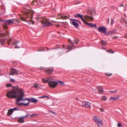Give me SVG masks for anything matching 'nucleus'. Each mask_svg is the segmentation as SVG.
<instances>
[{"mask_svg":"<svg viewBox=\"0 0 127 127\" xmlns=\"http://www.w3.org/2000/svg\"><path fill=\"white\" fill-rule=\"evenodd\" d=\"M113 31H109L108 32V33H107V34H111L113 33Z\"/></svg>","mask_w":127,"mask_h":127,"instance_id":"09e8293b","label":"nucleus"},{"mask_svg":"<svg viewBox=\"0 0 127 127\" xmlns=\"http://www.w3.org/2000/svg\"><path fill=\"white\" fill-rule=\"evenodd\" d=\"M101 99L102 100L106 101L107 99V98L106 96L103 95L102 96Z\"/></svg>","mask_w":127,"mask_h":127,"instance_id":"bb28decb","label":"nucleus"},{"mask_svg":"<svg viewBox=\"0 0 127 127\" xmlns=\"http://www.w3.org/2000/svg\"><path fill=\"white\" fill-rule=\"evenodd\" d=\"M84 23L85 24H86L88 25L89 26L92 27H96V25L95 24L93 25L92 23H87L86 22V20H85V22H84Z\"/></svg>","mask_w":127,"mask_h":127,"instance_id":"6ab92c4d","label":"nucleus"},{"mask_svg":"<svg viewBox=\"0 0 127 127\" xmlns=\"http://www.w3.org/2000/svg\"><path fill=\"white\" fill-rule=\"evenodd\" d=\"M12 45H16L15 47L16 48H19L22 45L21 43L17 41L12 43Z\"/></svg>","mask_w":127,"mask_h":127,"instance_id":"4468645a","label":"nucleus"},{"mask_svg":"<svg viewBox=\"0 0 127 127\" xmlns=\"http://www.w3.org/2000/svg\"><path fill=\"white\" fill-rule=\"evenodd\" d=\"M90 13L91 14L92 16H93L94 15H95V10H91L90 11Z\"/></svg>","mask_w":127,"mask_h":127,"instance_id":"4be33fe9","label":"nucleus"},{"mask_svg":"<svg viewBox=\"0 0 127 127\" xmlns=\"http://www.w3.org/2000/svg\"><path fill=\"white\" fill-rule=\"evenodd\" d=\"M36 1V2H37V1L36 0H33L32 2V4H33V3L35 1Z\"/></svg>","mask_w":127,"mask_h":127,"instance_id":"8fccbe9b","label":"nucleus"},{"mask_svg":"<svg viewBox=\"0 0 127 127\" xmlns=\"http://www.w3.org/2000/svg\"><path fill=\"white\" fill-rule=\"evenodd\" d=\"M93 119L96 123L101 120L98 117L96 116H93Z\"/></svg>","mask_w":127,"mask_h":127,"instance_id":"2eb2a0df","label":"nucleus"},{"mask_svg":"<svg viewBox=\"0 0 127 127\" xmlns=\"http://www.w3.org/2000/svg\"><path fill=\"white\" fill-rule=\"evenodd\" d=\"M50 112H51V113H53V114H55V115H56V113L55 112H52V111H51Z\"/></svg>","mask_w":127,"mask_h":127,"instance_id":"603ef678","label":"nucleus"},{"mask_svg":"<svg viewBox=\"0 0 127 127\" xmlns=\"http://www.w3.org/2000/svg\"><path fill=\"white\" fill-rule=\"evenodd\" d=\"M43 69H44V68H43V67H42V68H40V70H43Z\"/></svg>","mask_w":127,"mask_h":127,"instance_id":"6e6d98bb","label":"nucleus"},{"mask_svg":"<svg viewBox=\"0 0 127 127\" xmlns=\"http://www.w3.org/2000/svg\"><path fill=\"white\" fill-rule=\"evenodd\" d=\"M74 16L77 18H80L81 19L82 21L83 22H85V19H84V16L80 14L77 13L74 14Z\"/></svg>","mask_w":127,"mask_h":127,"instance_id":"9d476101","label":"nucleus"},{"mask_svg":"<svg viewBox=\"0 0 127 127\" xmlns=\"http://www.w3.org/2000/svg\"><path fill=\"white\" fill-rule=\"evenodd\" d=\"M105 75L107 76H110L112 75V74L111 73H105Z\"/></svg>","mask_w":127,"mask_h":127,"instance_id":"473e14b6","label":"nucleus"},{"mask_svg":"<svg viewBox=\"0 0 127 127\" xmlns=\"http://www.w3.org/2000/svg\"><path fill=\"white\" fill-rule=\"evenodd\" d=\"M92 103L90 102L87 101H82L80 103V105L83 107H84L85 108H90Z\"/></svg>","mask_w":127,"mask_h":127,"instance_id":"39448f33","label":"nucleus"},{"mask_svg":"<svg viewBox=\"0 0 127 127\" xmlns=\"http://www.w3.org/2000/svg\"><path fill=\"white\" fill-rule=\"evenodd\" d=\"M45 49L43 48H42L39 49L37 50L38 51H44Z\"/></svg>","mask_w":127,"mask_h":127,"instance_id":"4c0bfd02","label":"nucleus"},{"mask_svg":"<svg viewBox=\"0 0 127 127\" xmlns=\"http://www.w3.org/2000/svg\"><path fill=\"white\" fill-rule=\"evenodd\" d=\"M79 3H78V4H79Z\"/></svg>","mask_w":127,"mask_h":127,"instance_id":"052dcab7","label":"nucleus"},{"mask_svg":"<svg viewBox=\"0 0 127 127\" xmlns=\"http://www.w3.org/2000/svg\"><path fill=\"white\" fill-rule=\"evenodd\" d=\"M120 7L124 6L123 5V4H121L120 5Z\"/></svg>","mask_w":127,"mask_h":127,"instance_id":"864d4df0","label":"nucleus"},{"mask_svg":"<svg viewBox=\"0 0 127 127\" xmlns=\"http://www.w3.org/2000/svg\"><path fill=\"white\" fill-rule=\"evenodd\" d=\"M17 70L15 69L11 68L9 73L10 75H13L17 72Z\"/></svg>","mask_w":127,"mask_h":127,"instance_id":"f3484780","label":"nucleus"},{"mask_svg":"<svg viewBox=\"0 0 127 127\" xmlns=\"http://www.w3.org/2000/svg\"><path fill=\"white\" fill-rule=\"evenodd\" d=\"M79 41V40L78 39H75L74 41L75 43L77 44H78Z\"/></svg>","mask_w":127,"mask_h":127,"instance_id":"f704fd0d","label":"nucleus"},{"mask_svg":"<svg viewBox=\"0 0 127 127\" xmlns=\"http://www.w3.org/2000/svg\"><path fill=\"white\" fill-rule=\"evenodd\" d=\"M45 71L47 74H52L54 71V68L53 67H49L45 69Z\"/></svg>","mask_w":127,"mask_h":127,"instance_id":"423d86ee","label":"nucleus"},{"mask_svg":"<svg viewBox=\"0 0 127 127\" xmlns=\"http://www.w3.org/2000/svg\"><path fill=\"white\" fill-rule=\"evenodd\" d=\"M24 96L23 90L18 88L16 90H12L8 92L7 96L8 97L17 98L16 103L18 106H27L29 104V102H25V101L27 100V98H24Z\"/></svg>","mask_w":127,"mask_h":127,"instance_id":"f257e3e1","label":"nucleus"},{"mask_svg":"<svg viewBox=\"0 0 127 127\" xmlns=\"http://www.w3.org/2000/svg\"><path fill=\"white\" fill-rule=\"evenodd\" d=\"M16 110H18V108H15L13 109H9L7 112V115L8 116H10L12 114L13 111Z\"/></svg>","mask_w":127,"mask_h":127,"instance_id":"f8f14e48","label":"nucleus"},{"mask_svg":"<svg viewBox=\"0 0 127 127\" xmlns=\"http://www.w3.org/2000/svg\"><path fill=\"white\" fill-rule=\"evenodd\" d=\"M6 34L4 33H0V37H3L8 36V35L9 33L7 32H6Z\"/></svg>","mask_w":127,"mask_h":127,"instance_id":"aec40b11","label":"nucleus"},{"mask_svg":"<svg viewBox=\"0 0 127 127\" xmlns=\"http://www.w3.org/2000/svg\"><path fill=\"white\" fill-rule=\"evenodd\" d=\"M98 31L101 33H103L105 34H107L106 33V29L104 26L100 27L98 28Z\"/></svg>","mask_w":127,"mask_h":127,"instance_id":"1a4fd4ad","label":"nucleus"},{"mask_svg":"<svg viewBox=\"0 0 127 127\" xmlns=\"http://www.w3.org/2000/svg\"><path fill=\"white\" fill-rule=\"evenodd\" d=\"M119 96L118 95L117 96V97L116 98L115 97H111L110 98V100H111L112 101H113L114 100H115L116 99H117L118 98V97Z\"/></svg>","mask_w":127,"mask_h":127,"instance_id":"a878e982","label":"nucleus"},{"mask_svg":"<svg viewBox=\"0 0 127 127\" xmlns=\"http://www.w3.org/2000/svg\"><path fill=\"white\" fill-rule=\"evenodd\" d=\"M114 23V20L112 19H111V22L110 24L111 25H112Z\"/></svg>","mask_w":127,"mask_h":127,"instance_id":"ea45409f","label":"nucleus"},{"mask_svg":"<svg viewBox=\"0 0 127 127\" xmlns=\"http://www.w3.org/2000/svg\"><path fill=\"white\" fill-rule=\"evenodd\" d=\"M33 86L34 88H37L38 87V83H35L34 84Z\"/></svg>","mask_w":127,"mask_h":127,"instance_id":"c9c22d12","label":"nucleus"},{"mask_svg":"<svg viewBox=\"0 0 127 127\" xmlns=\"http://www.w3.org/2000/svg\"><path fill=\"white\" fill-rule=\"evenodd\" d=\"M56 82L57 83V85L58 84H59L61 86H63L64 85V82L60 80L57 81Z\"/></svg>","mask_w":127,"mask_h":127,"instance_id":"412c9836","label":"nucleus"},{"mask_svg":"<svg viewBox=\"0 0 127 127\" xmlns=\"http://www.w3.org/2000/svg\"><path fill=\"white\" fill-rule=\"evenodd\" d=\"M47 80H48V81L49 82L50 81H52V78L51 77H49L47 78Z\"/></svg>","mask_w":127,"mask_h":127,"instance_id":"2f4dec72","label":"nucleus"},{"mask_svg":"<svg viewBox=\"0 0 127 127\" xmlns=\"http://www.w3.org/2000/svg\"><path fill=\"white\" fill-rule=\"evenodd\" d=\"M5 40H0V44L2 45L5 43Z\"/></svg>","mask_w":127,"mask_h":127,"instance_id":"7c9ffc66","label":"nucleus"},{"mask_svg":"<svg viewBox=\"0 0 127 127\" xmlns=\"http://www.w3.org/2000/svg\"><path fill=\"white\" fill-rule=\"evenodd\" d=\"M113 37V39H115L117 38L118 37L117 36H115Z\"/></svg>","mask_w":127,"mask_h":127,"instance_id":"3c124183","label":"nucleus"},{"mask_svg":"<svg viewBox=\"0 0 127 127\" xmlns=\"http://www.w3.org/2000/svg\"><path fill=\"white\" fill-rule=\"evenodd\" d=\"M71 20H73V21H70L71 23L72 24L73 26H75L76 28H77L79 26V25L78 23H79L80 24L81 23V22L80 21L76 19H71Z\"/></svg>","mask_w":127,"mask_h":127,"instance_id":"0eeeda50","label":"nucleus"},{"mask_svg":"<svg viewBox=\"0 0 127 127\" xmlns=\"http://www.w3.org/2000/svg\"><path fill=\"white\" fill-rule=\"evenodd\" d=\"M63 19H66V18H69L68 17H67L66 16H64L61 17Z\"/></svg>","mask_w":127,"mask_h":127,"instance_id":"c03bdc74","label":"nucleus"},{"mask_svg":"<svg viewBox=\"0 0 127 127\" xmlns=\"http://www.w3.org/2000/svg\"><path fill=\"white\" fill-rule=\"evenodd\" d=\"M85 18L87 21H92L93 20V17L85 15Z\"/></svg>","mask_w":127,"mask_h":127,"instance_id":"dca6fc26","label":"nucleus"},{"mask_svg":"<svg viewBox=\"0 0 127 127\" xmlns=\"http://www.w3.org/2000/svg\"><path fill=\"white\" fill-rule=\"evenodd\" d=\"M76 99L77 100H78L79 99V98L78 97H76Z\"/></svg>","mask_w":127,"mask_h":127,"instance_id":"4d7b16f0","label":"nucleus"},{"mask_svg":"<svg viewBox=\"0 0 127 127\" xmlns=\"http://www.w3.org/2000/svg\"><path fill=\"white\" fill-rule=\"evenodd\" d=\"M99 92L100 93H101L103 92V90L102 88L101 87H99L98 88Z\"/></svg>","mask_w":127,"mask_h":127,"instance_id":"b1692460","label":"nucleus"},{"mask_svg":"<svg viewBox=\"0 0 127 127\" xmlns=\"http://www.w3.org/2000/svg\"><path fill=\"white\" fill-rule=\"evenodd\" d=\"M45 97H46L47 98H49V97L48 96H42L40 97H39V98H43Z\"/></svg>","mask_w":127,"mask_h":127,"instance_id":"37998d69","label":"nucleus"},{"mask_svg":"<svg viewBox=\"0 0 127 127\" xmlns=\"http://www.w3.org/2000/svg\"><path fill=\"white\" fill-rule=\"evenodd\" d=\"M96 123L97 126L99 127H101L103 125V122L101 120L98 122Z\"/></svg>","mask_w":127,"mask_h":127,"instance_id":"a211bd4d","label":"nucleus"},{"mask_svg":"<svg viewBox=\"0 0 127 127\" xmlns=\"http://www.w3.org/2000/svg\"><path fill=\"white\" fill-rule=\"evenodd\" d=\"M74 46H73L72 45V46L67 45L66 46V48L67 49L69 50V51H70L72 50V47Z\"/></svg>","mask_w":127,"mask_h":127,"instance_id":"5701e85b","label":"nucleus"},{"mask_svg":"<svg viewBox=\"0 0 127 127\" xmlns=\"http://www.w3.org/2000/svg\"><path fill=\"white\" fill-rule=\"evenodd\" d=\"M27 100L28 101V102H29V103L30 102H32L35 103L37 101V99L33 98H31L29 99L27 98Z\"/></svg>","mask_w":127,"mask_h":127,"instance_id":"ddd939ff","label":"nucleus"},{"mask_svg":"<svg viewBox=\"0 0 127 127\" xmlns=\"http://www.w3.org/2000/svg\"><path fill=\"white\" fill-rule=\"evenodd\" d=\"M109 91V92L111 93H114L115 92H117V90H116L114 91Z\"/></svg>","mask_w":127,"mask_h":127,"instance_id":"a18cd8bd","label":"nucleus"},{"mask_svg":"<svg viewBox=\"0 0 127 127\" xmlns=\"http://www.w3.org/2000/svg\"><path fill=\"white\" fill-rule=\"evenodd\" d=\"M101 44L103 45H106L107 44L106 42L103 40H102L101 41Z\"/></svg>","mask_w":127,"mask_h":127,"instance_id":"c756f323","label":"nucleus"},{"mask_svg":"<svg viewBox=\"0 0 127 127\" xmlns=\"http://www.w3.org/2000/svg\"><path fill=\"white\" fill-rule=\"evenodd\" d=\"M125 37L127 38V33L126 34H125Z\"/></svg>","mask_w":127,"mask_h":127,"instance_id":"5fc2aeb1","label":"nucleus"},{"mask_svg":"<svg viewBox=\"0 0 127 127\" xmlns=\"http://www.w3.org/2000/svg\"><path fill=\"white\" fill-rule=\"evenodd\" d=\"M12 39L10 38L8 40L7 44L9 45H10V43L11 42Z\"/></svg>","mask_w":127,"mask_h":127,"instance_id":"58836bf2","label":"nucleus"},{"mask_svg":"<svg viewBox=\"0 0 127 127\" xmlns=\"http://www.w3.org/2000/svg\"><path fill=\"white\" fill-rule=\"evenodd\" d=\"M123 20L125 24V26L127 27V20L123 18Z\"/></svg>","mask_w":127,"mask_h":127,"instance_id":"cd10ccee","label":"nucleus"},{"mask_svg":"<svg viewBox=\"0 0 127 127\" xmlns=\"http://www.w3.org/2000/svg\"><path fill=\"white\" fill-rule=\"evenodd\" d=\"M15 21L19 22L20 20L19 19H9L6 20L4 21V28L6 29L8 28V25L12 23H14Z\"/></svg>","mask_w":127,"mask_h":127,"instance_id":"20e7f679","label":"nucleus"},{"mask_svg":"<svg viewBox=\"0 0 127 127\" xmlns=\"http://www.w3.org/2000/svg\"><path fill=\"white\" fill-rule=\"evenodd\" d=\"M59 25H57V26L58 27H59Z\"/></svg>","mask_w":127,"mask_h":127,"instance_id":"13d9d810","label":"nucleus"},{"mask_svg":"<svg viewBox=\"0 0 127 127\" xmlns=\"http://www.w3.org/2000/svg\"><path fill=\"white\" fill-rule=\"evenodd\" d=\"M100 110L101 112H103L104 111V109L103 108H101L100 109Z\"/></svg>","mask_w":127,"mask_h":127,"instance_id":"49530a36","label":"nucleus"},{"mask_svg":"<svg viewBox=\"0 0 127 127\" xmlns=\"http://www.w3.org/2000/svg\"><path fill=\"white\" fill-rule=\"evenodd\" d=\"M22 12L23 14L26 16V18L27 19H30L27 20L25 18L21 17V20L23 21L27 22L30 24H34V22L31 19L32 18L33 15L34 13L32 11H23Z\"/></svg>","mask_w":127,"mask_h":127,"instance_id":"f03ea898","label":"nucleus"},{"mask_svg":"<svg viewBox=\"0 0 127 127\" xmlns=\"http://www.w3.org/2000/svg\"><path fill=\"white\" fill-rule=\"evenodd\" d=\"M29 115V114H27L25 116H22L19 118L18 119V122H19L21 123H24V118H26L28 117Z\"/></svg>","mask_w":127,"mask_h":127,"instance_id":"9b49d317","label":"nucleus"},{"mask_svg":"<svg viewBox=\"0 0 127 127\" xmlns=\"http://www.w3.org/2000/svg\"><path fill=\"white\" fill-rule=\"evenodd\" d=\"M36 19L38 21H41L42 24L44 26H51L53 25L52 23L49 22L48 19L38 16L36 17Z\"/></svg>","mask_w":127,"mask_h":127,"instance_id":"7ed1b4c3","label":"nucleus"},{"mask_svg":"<svg viewBox=\"0 0 127 127\" xmlns=\"http://www.w3.org/2000/svg\"><path fill=\"white\" fill-rule=\"evenodd\" d=\"M118 127H122V125L120 123H119L117 124Z\"/></svg>","mask_w":127,"mask_h":127,"instance_id":"79ce46f5","label":"nucleus"},{"mask_svg":"<svg viewBox=\"0 0 127 127\" xmlns=\"http://www.w3.org/2000/svg\"><path fill=\"white\" fill-rule=\"evenodd\" d=\"M68 42H70L73 45V46H74L73 43L71 42V41L70 39H68Z\"/></svg>","mask_w":127,"mask_h":127,"instance_id":"a19ab883","label":"nucleus"},{"mask_svg":"<svg viewBox=\"0 0 127 127\" xmlns=\"http://www.w3.org/2000/svg\"><path fill=\"white\" fill-rule=\"evenodd\" d=\"M37 115V114H32L31 115H30L29 116V118H32L34 117Z\"/></svg>","mask_w":127,"mask_h":127,"instance_id":"c85d7f7f","label":"nucleus"},{"mask_svg":"<svg viewBox=\"0 0 127 127\" xmlns=\"http://www.w3.org/2000/svg\"><path fill=\"white\" fill-rule=\"evenodd\" d=\"M48 85L50 87L54 88L56 87L57 86L56 81H50L49 82Z\"/></svg>","mask_w":127,"mask_h":127,"instance_id":"6e6552de","label":"nucleus"},{"mask_svg":"<svg viewBox=\"0 0 127 127\" xmlns=\"http://www.w3.org/2000/svg\"><path fill=\"white\" fill-rule=\"evenodd\" d=\"M107 52H108L109 53H114V52L112 50L110 49L108 50H107L106 51Z\"/></svg>","mask_w":127,"mask_h":127,"instance_id":"72a5a7b5","label":"nucleus"},{"mask_svg":"<svg viewBox=\"0 0 127 127\" xmlns=\"http://www.w3.org/2000/svg\"><path fill=\"white\" fill-rule=\"evenodd\" d=\"M12 86V85L10 83H8L6 85V87H11Z\"/></svg>","mask_w":127,"mask_h":127,"instance_id":"e433bc0d","label":"nucleus"},{"mask_svg":"<svg viewBox=\"0 0 127 127\" xmlns=\"http://www.w3.org/2000/svg\"><path fill=\"white\" fill-rule=\"evenodd\" d=\"M42 81L43 83H47L48 82V80H47V79H46L44 78H43L42 79Z\"/></svg>","mask_w":127,"mask_h":127,"instance_id":"393cba45","label":"nucleus"},{"mask_svg":"<svg viewBox=\"0 0 127 127\" xmlns=\"http://www.w3.org/2000/svg\"><path fill=\"white\" fill-rule=\"evenodd\" d=\"M10 81L11 82H14L15 81V80L14 79L11 78L10 79Z\"/></svg>","mask_w":127,"mask_h":127,"instance_id":"de8ad7c7","label":"nucleus"},{"mask_svg":"<svg viewBox=\"0 0 127 127\" xmlns=\"http://www.w3.org/2000/svg\"><path fill=\"white\" fill-rule=\"evenodd\" d=\"M64 45H63V47H64Z\"/></svg>","mask_w":127,"mask_h":127,"instance_id":"bf43d9fd","label":"nucleus"}]
</instances>
